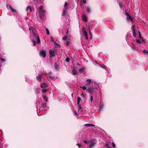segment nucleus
<instances>
[{"mask_svg":"<svg viewBox=\"0 0 148 148\" xmlns=\"http://www.w3.org/2000/svg\"><path fill=\"white\" fill-rule=\"evenodd\" d=\"M43 6H40L39 8V16L40 19H42L45 16V11L43 9Z\"/></svg>","mask_w":148,"mask_h":148,"instance_id":"obj_1","label":"nucleus"},{"mask_svg":"<svg viewBox=\"0 0 148 148\" xmlns=\"http://www.w3.org/2000/svg\"><path fill=\"white\" fill-rule=\"evenodd\" d=\"M51 72H49L48 73H46V75H48L47 77V78L48 79H51L53 80H55L56 79V77H55L51 76L50 75H51Z\"/></svg>","mask_w":148,"mask_h":148,"instance_id":"obj_2","label":"nucleus"},{"mask_svg":"<svg viewBox=\"0 0 148 148\" xmlns=\"http://www.w3.org/2000/svg\"><path fill=\"white\" fill-rule=\"evenodd\" d=\"M40 56L45 58L46 56V51L43 50H41L40 52Z\"/></svg>","mask_w":148,"mask_h":148,"instance_id":"obj_3","label":"nucleus"},{"mask_svg":"<svg viewBox=\"0 0 148 148\" xmlns=\"http://www.w3.org/2000/svg\"><path fill=\"white\" fill-rule=\"evenodd\" d=\"M34 36L36 38V39L37 40L38 44H40V41L39 36L36 34H34Z\"/></svg>","mask_w":148,"mask_h":148,"instance_id":"obj_4","label":"nucleus"},{"mask_svg":"<svg viewBox=\"0 0 148 148\" xmlns=\"http://www.w3.org/2000/svg\"><path fill=\"white\" fill-rule=\"evenodd\" d=\"M48 87V85L45 83H42L40 85V87L41 88H45Z\"/></svg>","mask_w":148,"mask_h":148,"instance_id":"obj_5","label":"nucleus"},{"mask_svg":"<svg viewBox=\"0 0 148 148\" xmlns=\"http://www.w3.org/2000/svg\"><path fill=\"white\" fill-rule=\"evenodd\" d=\"M82 33L83 34V35L85 36L86 39V40H88V37L87 35V33L86 32V31L85 30H83L82 31Z\"/></svg>","mask_w":148,"mask_h":148,"instance_id":"obj_6","label":"nucleus"},{"mask_svg":"<svg viewBox=\"0 0 148 148\" xmlns=\"http://www.w3.org/2000/svg\"><path fill=\"white\" fill-rule=\"evenodd\" d=\"M49 53L50 57H53L55 56L54 52L52 50H50L49 51Z\"/></svg>","mask_w":148,"mask_h":148,"instance_id":"obj_7","label":"nucleus"},{"mask_svg":"<svg viewBox=\"0 0 148 148\" xmlns=\"http://www.w3.org/2000/svg\"><path fill=\"white\" fill-rule=\"evenodd\" d=\"M43 75L42 74L40 75L36 76V79L38 81H40L41 80V78Z\"/></svg>","mask_w":148,"mask_h":148,"instance_id":"obj_8","label":"nucleus"},{"mask_svg":"<svg viewBox=\"0 0 148 148\" xmlns=\"http://www.w3.org/2000/svg\"><path fill=\"white\" fill-rule=\"evenodd\" d=\"M86 92H88L90 94H92V88H90L86 90Z\"/></svg>","mask_w":148,"mask_h":148,"instance_id":"obj_9","label":"nucleus"},{"mask_svg":"<svg viewBox=\"0 0 148 148\" xmlns=\"http://www.w3.org/2000/svg\"><path fill=\"white\" fill-rule=\"evenodd\" d=\"M135 26L134 25H133L132 26V28H133V36L135 37H136V32H135V31L134 30V28H135Z\"/></svg>","mask_w":148,"mask_h":148,"instance_id":"obj_10","label":"nucleus"},{"mask_svg":"<svg viewBox=\"0 0 148 148\" xmlns=\"http://www.w3.org/2000/svg\"><path fill=\"white\" fill-rule=\"evenodd\" d=\"M82 19L85 22L87 21V19L86 16L84 15H83L82 16Z\"/></svg>","mask_w":148,"mask_h":148,"instance_id":"obj_11","label":"nucleus"},{"mask_svg":"<svg viewBox=\"0 0 148 148\" xmlns=\"http://www.w3.org/2000/svg\"><path fill=\"white\" fill-rule=\"evenodd\" d=\"M72 72V73L73 75H75L77 73V71H76L74 67L73 68Z\"/></svg>","mask_w":148,"mask_h":148,"instance_id":"obj_12","label":"nucleus"},{"mask_svg":"<svg viewBox=\"0 0 148 148\" xmlns=\"http://www.w3.org/2000/svg\"><path fill=\"white\" fill-rule=\"evenodd\" d=\"M84 125L85 126L87 127H94L95 126V125H94L92 124H86Z\"/></svg>","mask_w":148,"mask_h":148,"instance_id":"obj_13","label":"nucleus"},{"mask_svg":"<svg viewBox=\"0 0 148 148\" xmlns=\"http://www.w3.org/2000/svg\"><path fill=\"white\" fill-rule=\"evenodd\" d=\"M86 82L87 83V84L88 85L92 83V82L90 79H87Z\"/></svg>","mask_w":148,"mask_h":148,"instance_id":"obj_14","label":"nucleus"},{"mask_svg":"<svg viewBox=\"0 0 148 148\" xmlns=\"http://www.w3.org/2000/svg\"><path fill=\"white\" fill-rule=\"evenodd\" d=\"M26 11L27 12H31V9L30 6H27L26 9Z\"/></svg>","mask_w":148,"mask_h":148,"instance_id":"obj_15","label":"nucleus"},{"mask_svg":"<svg viewBox=\"0 0 148 148\" xmlns=\"http://www.w3.org/2000/svg\"><path fill=\"white\" fill-rule=\"evenodd\" d=\"M67 10L65 9L63 11L62 15L64 16L66 15L67 13Z\"/></svg>","mask_w":148,"mask_h":148,"instance_id":"obj_16","label":"nucleus"},{"mask_svg":"<svg viewBox=\"0 0 148 148\" xmlns=\"http://www.w3.org/2000/svg\"><path fill=\"white\" fill-rule=\"evenodd\" d=\"M85 70V68L84 67L82 68L81 69L79 70V71L80 72L82 73Z\"/></svg>","mask_w":148,"mask_h":148,"instance_id":"obj_17","label":"nucleus"},{"mask_svg":"<svg viewBox=\"0 0 148 148\" xmlns=\"http://www.w3.org/2000/svg\"><path fill=\"white\" fill-rule=\"evenodd\" d=\"M81 100V98L80 97H78L77 98V105H79V103L80 102V101Z\"/></svg>","mask_w":148,"mask_h":148,"instance_id":"obj_18","label":"nucleus"},{"mask_svg":"<svg viewBox=\"0 0 148 148\" xmlns=\"http://www.w3.org/2000/svg\"><path fill=\"white\" fill-rule=\"evenodd\" d=\"M103 106H104L103 104H102L101 106L99 109V112H101L102 111V109L103 108Z\"/></svg>","mask_w":148,"mask_h":148,"instance_id":"obj_19","label":"nucleus"},{"mask_svg":"<svg viewBox=\"0 0 148 148\" xmlns=\"http://www.w3.org/2000/svg\"><path fill=\"white\" fill-rule=\"evenodd\" d=\"M43 98L45 100V101H48V99L47 97H46L45 95H43Z\"/></svg>","mask_w":148,"mask_h":148,"instance_id":"obj_20","label":"nucleus"},{"mask_svg":"<svg viewBox=\"0 0 148 148\" xmlns=\"http://www.w3.org/2000/svg\"><path fill=\"white\" fill-rule=\"evenodd\" d=\"M126 18L127 20H129V19H130L131 21H132V17L130 16V15H129V16H127Z\"/></svg>","mask_w":148,"mask_h":148,"instance_id":"obj_21","label":"nucleus"},{"mask_svg":"<svg viewBox=\"0 0 148 148\" xmlns=\"http://www.w3.org/2000/svg\"><path fill=\"white\" fill-rule=\"evenodd\" d=\"M48 91V89H44L42 90V91L43 93H45Z\"/></svg>","mask_w":148,"mask_h":148,"instance_id":"obj_22","label":"nucleus"},{"mask_svg":"<svg viewBox=\"0 0 148 148\" xmlns=\"http://www.w3.org/2000/svg\"><path fill=\"white\" fill-rule=\"evenodd\" d=\"M86 10L87 12L88 13H90L91 12L90 9V8H88V7H87L86 8Z\"/></svg>","mask_w":148,"mask_h":148,"instance_id":"obj_23","label":"nucleus"},{"mask_svg":"<svg viewBox=\"0 0 148 148\" xmlns=\"http://www.w3.org/2000/svg\"><path fill=\"white\" fill-rule=\"evenodd\" d=\"M80 87L84 90H85L86 89V87L84 86H80Z\"/></svg>","mask_w":148,"mask_h":148,"instance_id":"obj_24","label":"nucleus"},{"mask_svg":"<svg viewBox=\"0 0 148 148\" xmlns=\"http://www.w3.org/2000/svg\"><path fill=\"white\" fill-rule=\"evenodd\" d=\"M95 143H91V144H90V147H89L90 148L92 147H93L94 146V145H95Z\"/></svg>","mask_w":148,"mask_h":148,"instance_id":"obj_25","label":"nucleus"},{"mask_svg":"<svg viewBox=\"0 0 148 148\" xmlns=\"http://www.w3.org/2000/svg\"><path fill=\"white\" fill-rule=\"evenodd\" d=\"M67 38L68 37L67 36H65L62 39L63 40L65 41L67 39Z\"/></svg>","mask_w":148,"mask_h":148,"instance_id":"obj_26","label":"nucleus"},{"mask_svg":"<svg viewBox=\"0 0 148 148\" xmlns=\"http://www.w3.org/2000/svg\"><path fill=\"white\" fill-rule=\"evenodd\" d=\"M143 53H145L148 54V50H146L145 49H144L143 51Z\"/></svg>","mask_w":148,"mask_h":148,"instance_id":"obj_27","label":"nucleus"},{"mask_svg":"<svg viewBox=\"0 0 148 148\" xmlns=\"http://www.w3.org/2000/svg\"><path fill=\"white\" fill-rule=\"evenodd\" d=\"M77 105L78 107V111H79L82 109V108L80 104H79V105Z\"/></svg>","mask_w":148,"mask_h":148,"instance_id":"obj_28","label":"nucleus"},{"mask_svg":"<svg viewBox=\"0 0 148 148\" xmlns=\"http://www.w3.org/2000/svg\"><path fill=\"white\" fill-rule=\"evenodd\" d=\"M68 5V3L67 2H65V3H64V7L66 8H67V5Z\"/></svg>","mask_w":148,"mask_h":148,"instance_id":"obj_29","label":"nucleus"},{"mask_svg":"<svg viewBox=\"0 0 148 148\" xmlns=\"http://www.w3.org/2000/svg\"><path fill=\"white\" fill-rule=\"evenodd\" d=\"M71 44V42L69 41H66V46L69 45Z\"/></svg>","mask_w":148,"mask_h":148,"instance_id":"obj_30","label":"nucleus"},{"mask_svg":"<svg viewBox=\"0 0 148 148\" xmlns=\"http://www.w3.org/2000/svg\"><path fill=\"white\" fill-rule=\"evenodd\" d=\"M32 41L33 43V45L34 46H35L36 44V42L34 40H32Z\"/></svg>","mask_w":148,"mask_h":148,"instance_id":"obj_31","label":"nucleus"},{"mask_svg":"<svg viewBox=\"0 0 148 148\" xmlns=\"http://www.w3.org/2000/svg\"><path fill=\"white\" fill-rule=\"evenodd\" d=\"M59 66L56 64H55V68L56 69H58V68Z\"/></svg>","mask_w":148,"mask_h":148,"instance_id":"obj_32","label":"nucleus"},{"mask_svg":"<svg viewBox=\"0 0 148 148\" xmlns=\"http://www.w3.org/2000/svg\"><path fill=\"white\" fill-rule=\"evenodd\" d=\"M46 32H47V34L49 35V30H48V29H47V28L46 29Z\"/></svg>","mask_w":148,"mask_h":148,"instance_id":"obj_33","label":"nucleus"},{"mask_svg":"<svg viewBox=\"0 0 148 148\" xmlns=\"http://www.w3.org/2000/svg\"><path fill=\"white\" fill-rule=\"evenodd\" d=\"M93 97L92 95L90 96V100L91 102H92L93 101Z\"/></svg>","mask_w":148,"mask_h":148,"instance_id":"obj_34","label":"nucleus"},{"mask_svg":"<svg viewBox=\"0 0 148 148\" xmlns=\"http://www.w3.org/2000/svg\"><path fill=\"white\" fill-rule=\"evenodd\" d=\"M76 145H78L79 147H80L82 146V145L80 143H77Z\"/></svg>","mask_w":148,"mask_h":148,"instance_id":"obj_35","label":"nucleus"},{"mask_svg":"<svg viewBox=\"0 0 148 148\" xmlns=\"http://www.w3.org/2000/svg\"><path fill=\"white\" fill-rule=\"evenodd\" d=\"M70 60L68 58H67L66 59V61L67 62H69Z\"/></svg>","mask_w":148,"mask_h":148,"instance_id":"obj_36","label":"nucleus"},{"mask_svg":"<svg viewBox=\"0 0 148 148\" xmlns=\"http://www.w3.org/2000/svg\"><path fill=\"white\" fill-rule=\"evenodd\" d=\"M10 9L12 10L13 12H16V10L14 9H13L11 7H10Z\"/></svg>","mask_w":148,"mask_h":148,"instance_id":"obj_37","label":"nucleus"},{"mask_svg":"<svg viewBox=\"0 0 148 148\" xmlns=\"http://www.w3.org/2000/svg\"><path fill=\"white\" fill-rule=\"evenodd\" d=\"M89 34H90V36H91L92 35L90 31V28L89 27ZM92 37H91V39H92Z\"/></svg>","mask_w":148,"mask_h":148,"instance_id":"obj_38","label":"nucleus"},{"mask_svg":"<svg viewBox=\"0 0 148 148\" xmlns=\"http://www.w3.org/2000/svg\"><path fill=\"white\" fill-rule=\"evenodd\" d=\"M0 59L2 61H3V62H5V60L4 59H2V58H0Z\"/></svg>","mask_w":148,"mask_h":148,"instance_id":"obj_39","label":"nucleus"},{"mask_svg":"<svg viewBox=\"0 0 148 148\" xmlns=\"http://www.w3.org/2000/svg\"><path fill=\"white\" fill-rule=\"evenodd\" d=\"M112 146L113 147H115L116 145L114 143H112Z\"/></svg>","mask_w":148,"mask_h":148,"instance_id":"obj_40","label":"nucleus"},{"mask_svg":"<svg viewBox=\"0 0 148 148\" xmlns=\"http://www.w3.org/2000/svg\"><path fill=\"white\" fill-rule=\"evenodd\" d=\"M125 15H126L127 16L130 15L126 11V13H125Z\"/></svg>","mask_w":148,"mask_h":148,"instance_id":"obj_41","label":"nucleus"},{"mask_svg":"<svg viewBox=\"0 0 148 148\" xmlns=\"http://www.w3.org/2000/svg\"><path fill=\"white\" fill-rule=\"evenodd\" d=\"M83 2L85 4L86 3V0H83Z\"/></svg>","mask_w":148,"mask_h":148,"instance_id":"obj_42","label":"nucleus"},{"mask_svg":"<svg viewBox=\"0 0 148 148\" xmlns=\"http://www.w3.org/2000/svg\"><path fill=\"white\" fill-rule=\"evenodd\" d=\"M136 42H137V43H140V42L139 40H136Z\"/></svg>","mask_w":148,"mask_h":148,"instance_id":"obj_43","label":"nucleus"},{"mask_svg":"<svg viewBox=\"0 0 148 148\" xmlns=\"http://www.w3.org/2000/svg\"><path fill=\"white\" fill-rule=\"evenodd\" d=\"M106 146L108 148H111V147H110L108 145V144H106Z\"/></svg>","mask_w":148,"mask_h":148,"instance_id":"obj_44","label":"nucleus"},{"mask_svg":"<svg viewBox=\"0 0 148 148\" xmlns=\"http://www.w3.org/2000/svg\"><path fill=\"white\" fill-rule=\"evenodd\" d=\"M75 113L76 115L77 116L78 115L76 111H75Z\"/></svg>","mask_w":148,"mask_h":148,"instance_id":"obj_45","label":"nucleus"},{"mask_svg":"<svg viewBox=\"0 0 148 148\" xmlns=\"http://www.w3.org/2000/svg\"><path fill=\"white\" fill-rule=\"evenodd\" d=\"M84 142L85 143H87V140H84Z\"/></svg>","mask_w":148,"mask_h":148,"instance_id":"obj_46","label":"nucleus"},{"mask_svg":"<svg viewBox=\"0 0 148 148\" xmlns=\"http://www.w3.org/2000/svg\"><path fill=\"white\" fill-rule=\"evenodd\" d=\"M120 7L121 8H122V6L120 4H119Z\"/></svg>","mask_w":148,"mask_h":148,"instance_id":"obj_47","label":"nucleus"},{"mask_svg":"<svg viewBox=\"0 0 148 148\" xmlns=\"http://www.w3.org/2000/svg\"><path fill=\"white\" fill-rule=\"evenodd\" d=\"M51 41L53 42H54V40H53L52 38L51 39Z\"/></svg>","mask_w":148,"mask_h":148,"instance_id":"obj_48","label":"nucleus"},{"mask_svg":"<svg viewBox=\"0 0 148 148\" xmlns=\"http://www.w3.org/2000/svg\"><path fill=\"white\" fill-rule=\"evenodd\" d=\"M66 34H68V30L66 32Z\"/></svg>","mask_w":148,"mask_h":148,"instance_id":"obj_49","label":"nucleus"},{"mask_svg":"<svg viewBox=\"0 0 148 148\" xmlns=\"http://www.w3.org/2000/svg\"><path fill=\"white\" fill-rule=\"evenodd\" d=\"M54 44H55V45L57 44V43H56V42H54Z\"/></svg>","mask_w":148,"mask_h":148,"instance_id":"obj_50","label":"nucleus"},{"mask_svg":"<svg viewBox=\"0 0 148 148\" xmlns=\"http://www.w3.org/2000/svg\"><path fill=\"white\" fill-rule=\"evenodd\" d=\"M29 29L30 31H31V28H30V27H29Z\"/></svg>","mask_w":148,"mask_h":148,"instance_id":"obj_51","label":"nucleus"},{"mask_svg":"<svg viewBox=\"0 0 148 148\" xmlns=\"http://www.w3.org/2000/svg\"><path fill=\"white\" fill-rule=\"evenodd\" d=\"M82 95H83V96H84V94H82Z\"/></svg>","mask_w":148,"mask_h":148,"instance_id":"obj_52","label":"nucleus"},{"mask_svg":"<svg viewBox=\"0 0 148 148\" xmlns=\"http://www.w3.org/2000/svg\"><path fill=\"white\" fill-rule=\"evenodd\" d=\"M77 65H79V64H77Z\"/></svg>","mask_w":148,"mask_h":148,"instance_id":"obj_53","label":"nucleus"},{"mask_svg":"<svg viewBox=\"0 0 148 148\" xmlns=\"http://www.w3.org/2000/svg\"><path fill=\"white\" fill-rule=\"evenodd\" d=\"M139 36L140 37H141V36L139 34Z\"/></svg>","mask_w":148,"mask_h":148,"instance_id":"obj_54","label":"nucleus"}]
</instances>
